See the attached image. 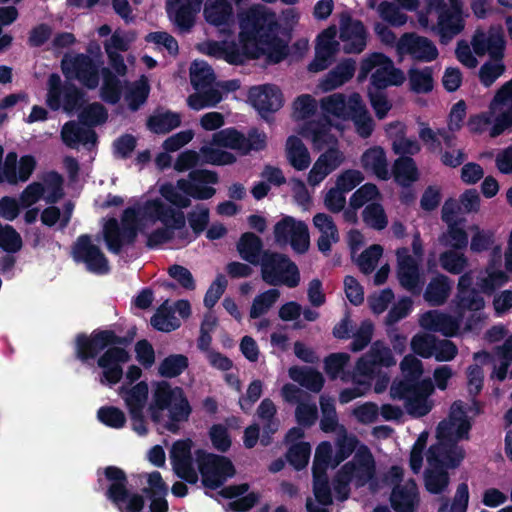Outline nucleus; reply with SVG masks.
<instances>
[{
    "mask_svg": "<svg viewBox=\"0 0 512 512\" xmlns=\"http://www.w3.org/2000/svg\"><path fill=\"white\" fill-rule=\"evenodd\" d=\"M219 183L217 172L208 169H192L188 178H180L176 184L166 182L159 188L160 195L169 203L159 198L147 200L141 208L142 218L152 223L160 222L163 228L178 231V237L187 240L186 217L182 209L191 206L190 198L208 200L216 194L210 185Z\"/></svg>",
    "mask_w": 512,
    "mask_h": 512,
    "instance_id": "obj_1",
    "label": "nucleus"
},
{
    "mask_svg": "<svg viewBox=\"0 0 512 512\" xmlns=\"http://www.w3.org/2000/svg\"><path fill=\"white\" fill-rule=\"evenodd\" d=\"M239 27L240 47L236 44L225 45L222 59L229 64L239 65L245 59L254 60L262 56H266L268 62L278 64L288 56V41L279 36L281 25L276 14L265 6H252L242 13Z\"/></svg>",
    "mask_w": 512,
    "mask_h": 512,
    "instance_id": "obj_2",
    "label": "nucleus"
},
{
    "mask_svg": "<svg viewBox=\"0 0 512 512\" xmlns=\"http://www.w3.org/2000/svg\"><path fill=\"white\" fill-rule=\"evenodd\" d=\"M123 332L119 325L113 328L94 329L90 335L78 333L74 339V355L83 364H90L97 358V365L101 368V383L115 385L123 377L122 364L127 363L131 356L127 348L134 342L137 327L131 326Z\"/></svg>",
    "mask_w": 512,
    "mask_h": 512,
    "instance_id": "obj_3",
    "label": "nucleus"
},
{
    "mask_svg": "<svg viewBox=\"0 0 512 512\" xmlns=\"http://www.w3.org/2000/svg\"><path fill=\"white\" fill-rule=\"evenodd\" d=\"M467 126L472 133H488L491 138L512 130V79L496 91L486 111L469 118Z\"/></svg>",
    "mask_w": 512,
    "mask_h": 512,
    "instance_id": "obj_4",
    "label": "nucleus"
},
{
    "mask_svg": "<svg viewBox=\"0 0 512 512\" xmlns=\"http://www.w3.org/2000/svg\"><path fill=\"white\" fill-rule=\"evenodd\" d=\"M165 410L169 411V422L165 424V428L172 433L179 430L178 423L187 421L192 412L184 390L178 386L172 387L169 382L163 380L156 384L152 402L148 407L152 422L159 424Z\"/></svg>",
    "mask_w": 512,
    "mask_h": 512,
    "instance_id": "obj_5",
    "label": "nucleus"
},
{
    "mask_svg": "<svg viewBox=\"0 0 512 512\" xmlns=\"http://www.w3.org/2000/svg\"><path fill=\"white\" fill-rule=\"evenodd\" d=\"M138 235V210L126 208L121 217V223L109 218L103 226V239L109 252L119 255L124 246L133 245Z\"/></svg>",
    "mask_w": 512,
    "mask_h": 512,
    "instance_id": "obj_6",
    "label": "nucleus"
},
{
    "mask_svg": "<svg viewBox=\"0 0 512 512\" xmlns=\"http://www.w3.org/2000/svg\"><path fill=\"white\" fill-rule=\"evenodd\" d=\"M259 265L262 280L270 286L295 288L300 283L298 266L286 254L266 250Z\"/></svg>",
    "mask_w": 512,
    "mask_h": 512,
    "instance_id": "obj_7",
    "label": "nucleus"
},
{
    "mask_svg": "<svg viewBox=\"0 0 512 512\" xmlns=\"http://www.w3.org/2000/svg\"><path fill=\"white\" fill-rule=\"evenodd\" d=\"M104 477L110 483L105 496L121 512H141L145 506L144 497L128 490V478L125 471L117 466L104 468Z\"/></svg>",
    "mask_w": 512,
    "mask_h": 512,
    "instance_id": "obj_8",
    "label": "nucleus"
},
{
    "mask_svg": "<svg viewBox=\"0 0 512 512\" xmlns=\"http://www.w3.org/2000/svg\"><path fill=\"white\" fill-rule=\"evenodd\" d=\"M195 456L202 485L207 489L221 488L236 473L232 461L225 456L208 453L203 449L196 450Z\"/></svg>",
    "mask_w": 512,
    "mask_h": 512,
    "instance_id": "obj_9",
    "label": "nucleus"
},
{
    "mask_svg": "<svg viewBox=\"0 0 512 512\" xmlns=\"http://www.w3.org/2000/svg\"><path fill=\"white\" fill-rule=\"evenodd\" d=\"M46 104L52 111H58L61 107L67 113L82 107L85 93L74 83H62L57 73H51L47 82Z\"/></svg>",
    "mask_w": 512,
    "mask_h": 512,
    "instance_id": "obj_10",
    "label": "nucleus"
},
{
    "mask_svg": "<svg viewBox=\"0 0 512 512\" xmlns=\"http://www.w3.org/2000/svg\"><path fill=\"white\" fill-rule=\"evenodd\" d=\"M102 64L100 59L78 53L70 58L64 57L61 61V69L67 79L77 80L83 87L94 90L100 82Z\"/></svg>",
    "mask_w": 512,
    "mask_h": 512,
    "instance_id": "obj_11",
    "label": "nucleus"
},
{
    "mask_svg": "<svg viewBox=\"0 0 512 512\" xmlns=\"http://www.w3.org/2000/svg\"><path fill=\"white\" fill-rule=\"evenodd\" d=\"M71 255L74 262L83 263L90 273L105 275L110 272L108 258L97 245L92 243L89 234L78 236L72 245Z\"/></svg>",
    "mask_w": 512,
    "mask_h": 512,
    "instance_id": "obj_12",
    "label": "nucleus"
},
{
    "mask_svg": "<svg viewBox=\"0 0 512 512\" xmlns=\"http://www.w3.org/2000/svg\"><path fill=\"white\" fill-rule=\"evenodd\" d=\"M274 239L279 246L290 244L292 249L303 254L310 245L309 230L305 222L284 216L274 226Z\"/></svg>",
    "mask_w": 512,
    "mask_h": 512,
    "instance_id": "obj_13",
    "label": "nucleus"
},
{
    "mask_svg": "<svg viewBox=\"0 0 512 512\" xmlns=\"http://www.w3.org/2000/svg\"><path fill=\"white\" fill-rule=\"evenodd\" d=\"M397 55L403 59L409 56L416 62H432L438 56L436 45L427 37L416 32H405L398 39Z\"/></svg>",
    "mask_w": 512,
    "mask_h": 512,
    "instance_id": "obj_14",
    "label": "nucleus"
},
{
    "mask_svg": "<svg viewBox=\"0 0 512 512\" xmlns=\"http://www.w3.org/2000/svg\"><path fill=\"white\" fill-rule=\"evenodd\" d=\"M428 468L424 472L427 491L439 494L448 486V456L439 453L437 447H429L426 453Z\"/></svg>",
    "mask_w": 512,
    "mask_h": 512,
    "instance_id": "obj_15",
    "label": "nucleus"
},
{
    "mask_svg": "<svg viewBox=\"0 0 512 512\" xmlns=\"http://www.w3.org/2000/svg\"><path fill=\"white\" fill-rule=\"evenodd\" d=\"M191 439L177 440L172 445L170 459L174 473L188 484L194 485L199 481L198 472L194 468Z\"/></svg>",
    "mask_w": 512,
    "mask_h": 512,
    "instance_id": "obj_16",
    "label": "nucleus"
},
{
    "mask_svg": "<svg viewBox=\"0 0 512 512\" xmlns=\"http://www.w3.org/2000/svg\"><path fill=\"white\" fill-rule=\"evenodd\" d=\"M344 469L352 479L356 488H362L376 479L375 459L368 447L362 446L351 461L346 462Z\"/></svg>",
    "mask_w": 512,
    "mask_h": 512,
    "instance_id": "obj_17",
    "label": "nucleus"
},
{
    "mask_svg": "<svg viewBox=\"0 0 512 512\" xmlns=\"http://www.w3.org/2000/svg\"><path fill=\"white\" fill-rule=\"evenodd\" d=\"M400 367L403 379L397 383H393L390 391L399 390V392L403 393L409 391L411 388L427 391L431 388V385H434L430 378L421 379L423 365L415 355L407 354L401 361Z\"/></svg>",
    "mask_w": 512,
    "mask_h": 512,
    "instance_id": "obj_18",
    "label": "nucleus"
},
{
    "mask_svg": "<svg viewBox=\"0 0 512 512\" xmlns=\"http://www.w3.org/2000/svg\"><path fill=\"white\" fill-rule=\"evenodd\" d=\"M249 100L259 115L266 121L269 120L270 115L283 106L282 91L274 84L252 87L249 90Z\"/></svg>",
    "mask_w": 512,
    "mask_h": 512,
    "instance_id": "obj_19",
    "label": "nucleus"
},
{
    "mask_svg": "<svg viewBox=\"0 0 512 512\" xmlns=\"http://www.w3.org/2000/svg\"><path fill=\"white\" fill-rule=\"evenodd\" d=\"M339 38L344 43L345 53L359 54L367 45V30L361 20L344 13L340 18Z\"/></svg>",
    "mask_w": 512,
    "mask_h": 512,
    "instance_id": "obj_20",
    "label": "nucleus"
},
{
    "mask_svg": "<svg viewBox=\"0 0 512 512\" xmlns=\"http://www.w3.org/2000/svg\"><path fill=\"white\" fill-rule=\"evenodd\" d=\"M336 35V27L330 26L317 36L315 57L308 65L309 71L320 72L332 64L339 49V43L335 40Z\"/></svg>",
    "mask_w": 512,
    "mask_h": 512,
    "instance_id": "obj_21",
    "label": "nucleus"
},
{
    "mask_svg": "<svg viewBox=\"0 0 512 512\" xmlns=\"http://www.w3.org/2000/svg\"><path fill=\"white\" fill-rule=\"evenodd\" d=\"M199 0H167L166 12L173 25L182 33L189 32L201 10Z\"/></svg>",
    "mask_w": 512,
    "mask_h": 512,
    "instance_id": "obj_22",
    "label": "nucleus"
},
{
    "mask_svg": "<svg viewBox=\"0 0 512 512\" xmlns=\"http://www.w3.org/2000/svg\"><path fill=\"white\" fill-rule=\"evenodd\" d=\"M396 255L398 260L397 276L401 286L413 294L420 293L423 283L420 281L418 261L409 254L405 247L399 248Z\"/></svg>",
    "mask_w": 512,
    "mask_h": 512,
    "instance_id": "obj_23",
    "label": "nucleus"
},
{
    "mask_svg": "<svg viewBox=\"0 0 512 512\" xmlns=\"http://www.w3.org/2000/svg\"><path fill=\"white\" fill-rule=\"evenodd\" d=\"M476 55L488 54L490 58L504 57L505 40L501 28L492 27L487 32L477 31L472 39Z\"/></svg>",
    "mask_w": 512,
    "mask_h": 512,
    "instance_id": "obj_24",
    "label": "nucleus"
},
{
    "mask_svg": "<svg viewBox=\"0 0 512 512\" xmlns=\"http://www.w3.org/2000/svg\"><path fill=\"white\" fill-rule=\"evenodd\" d=\"M508 279V275L501 269V248L495 247L488 266L477 277V285L482 292L491 294Z\"/></svg>",
    "mask_w": 512,
    "mask_h": 512,
    "instance_id": "obj_25",
    "label": "nucleus"
},
{
    "mask_svg": "<svg viewBox=\"0 0 512 512\" xmlns=\"http://www.w3.org/2000/svg\"><path fill=\"white\" fill-rule=\"evenodd\" d=\"M410 345L414 352L413 355H418L425 359L435 356L437 361H448V339L438 341L432 334L417 333L412 337Z\"/></svg>",
    "mask_w": 512,
    "mask_h": 512,
    "instance_id": "obj_26",
    "label": "nucleus"
},
{
    "mask_svg": "<svg viewBox=\"0 0 512 512\" xmlns=\"http://www.w3.org/2000/svg\"><path fill=\"white\" fill-rule=\"evenodd\" d=\"M344 161L343 153L335 147L328 148L313 164L308 173L309 185H319L329 174L335 171Z\"/></svg>",
    "mask_w": 512,
    "mask_h": 512,
    "instance_id": "obj_27",
    "label": "nucleus"
},
{
    "mask_svg": "<svg viewBox=\"0 0 512 512\" xmlns=\"http://www.w3.org/2000/svg\"><path fill=\"white\" fill-rule=\"evenodd\" d=\"M331 127V119L324 115L318 120L306 122L301 128L300 134L305 139L310 140L315 149L322 150L332 141H336L334 136L331 134Z\"/></svg>",
    "mask_w": 512,
    "mask_h": 512,
    "instance_id": "obj_28",
    "label": "nucleus"
},
{
    "mask_svg": "<svg viewBox=\"0 0 512 512\" xmlns=\"http://www.w3.org/2000/svg\"><path fill=\"white\" fill-rule=\"evenodd\" d=\"M434 385L427 391H421L411 388L406 392L390 391L391 397L394 399L405 400V409L407 413L413 417H423L427 415L431 408L427 405V398L433 393Z\"/></svg>",
    "mask_w": 512,
    "mask_h": 512,
    "instance_id": "obj_29",
    "label": "nucleus"
},
{
    "mask_svg": "<svg viewBox=\"0 0 512 512\" xmlns=\"http://www.w3.org/2000/svg\"><path fill=\"white\" fill-rule=\"evenodd\" d=\"M361 167L371 172L377 179L387 181L391 177L385 150L381 146H373L363 152L360 158Z\"/></svg>",
    "mask_w": 512,
    "mask_h": 512,
    "instance_id": "obj_30",
    "label": "nucleus"
},
{
    "mask_svg": "<svg viewBox=\"0 0 512 512\" xmlns=\"http://www.w3.org/2000/svg\"><path fill=\"white\" fill-rule=\"evenodd\" d=\"M471 407L456 401L450 407V442L466 440L469 438L471 420L468 413Z\"/></svg>",
    "mask_w": 512,
    "mask_h": 512,
    "instance_id": "obj_31",
    "label": "nucleus"
},
{
    "mask_svg": "<svg viewBox=\"0 0 512 512\" xmlns=\"http://www.w3.org/2000/svg\"><path fill=\"white\" fill-rule=\"evenodd\" d=\"M348 120L353 121L356 132L360 137L368 138L371 136L374 130V121L358 93L350 95V114Z\"/></svg>",
    "mask_w": 512,
    "mask_h": 512,
    "instance_id": "obj_32",
    "label": "nucleus"
},
{
    "mask_svg": "<svg viewBox=\"0 0 512 512\" xmlns=\"http://www.w3.org/2000/svg\"><path fill=\"white\" fill-rule=\"evenodd\" d=\"M313 225L320 232L317 240L318 250L324 254L329 253L332 243L339 241L338 228L332 216L326 213H317L313 216Z\"/></svg>",
    "mask_w": 512,
    "mask_h": 512,
    "instance_id": "obj_33",
    "label": "nucleus"
},
{
    "mask_svg": "<svg viewBox=\"0 0 512 512\" xmlns=\"http://www.w3.org/2000/svg\"><path fill=\"white\" fill-rule=\"evenodd\" d=\"M419 501L417 485L410 480L405 485H395L390 502L395 512H414Z\"/></svg>",
    "mask_w": 512,
    "mask_h": 512,
    "instance_id": "obj_34",
    "label": "nucleus"
},
{
    "mask_svg": "<svg viewBox=\"0 0 512 512\" xmlns=\"http://www.w3.org/2000/svg\"><path fill=\"white\" fill-rule=\"evenodd\" d=\"M236 248L241 259L254 266L261 263L266 251L262 239L253 232L243 233L236 244Z\"/></svg>",
    "mask_w": 512,
    "mask_h": 512,
    "instance_id": "obj_35",
    "label": "nucleus"
},
{
    "mask_svg": "<svg viewBox=\"0 0 512 512\" xmlns=\"http://www.w3.org/2000/svg\"><path fill=\"white\" fill-rule=\"evenodd\" d=\"M286 158L289 164L297 171L306 170L311 164L310 153L303 141L291 135L286 141Z\"/></svg>",
    "mask_w": 512,
    "mask_h": 512,
    "instance_id": "obj_36",
    "label": "nucleus"
},
{
    "mask_svg": "<svg viewBox=\"0 0 512 512\" xmlns=\"http://www.w3.org/2000/svg\"><path fill=\"white\" fill-rule=\"evenodd\" d=\"M289 377L307 390L318 393L324 386V378L316 369L310 367L292 366L289 368Z\"/></svg>",
    "mask_w": 512,
    "mask_h": 512,
    "instance_id": "obj_37",
    "label": "nucleus"
},
{
    "mask_svg": "<svg viewBox=\"0 0 512 512\" xmlns=\"http://www.w3.org/2000/svg\"><path fill=\"white\" fill-rule=\"evenodd\" d=\"M394 181L402 187H409L418 180L419 172L416 163L410 156H400L397 158L391 170Z\"/></svg>",
    "mask_w": 512,
    "mask_h": 512,
    "instance_id": "obj_38",
    "label": "nucleus"
},
{
    "mask_svg": "<svg viewBox=\"0 0 512 512\" xmlns=\"http://www.w3.org/2000/svg\"><path fill=\"white\" fill-rule=\"evenodd\" d=\"M147 128L154 134H167L181 125V115L171 110L155 111L147 119Z\"/></svg>",
    "mask_w": 512,
    "mask_h": 512,
    "instance_id": "obj_39",
    "label": "nucleus"
},
{
    "mask_svg": "<svg viewBox=\"0 0 512 512\" xmlns=\"http://www.w3.org/2000/svg\"><path fill=\"white\" fill-rule=\"evenodd\" d=\"M205 20L215 26L229 25L233 21V8L228 0H215L204 8Z\"/></svg>",
    "mask_w": 512,
    "mask_h": 512,
    "instance_id": "obj_40",
    "label": "nucleus"
},
{
    "mask_svg": "<svg viewBox=\"0 0 512 512\" xmlns=\"http://www.w3.org/2000/svg\"><path fill=\"white\" fill-rule=\"evenodd\" d=\"M355 61L352 59H346L338 63L329 73L323 81V88L325 90H334L346 82H348L355 73Z\"/></svg>",
    "mask_w": 512,
    "mask_h": 512,
    "instance_id": "obj_41",
    "label": "nucleus"
},
{
    "mask_svg": "<svg viewBox=\"0 0 512 512\" xmlns=\"http://www.w3.org/2000/svg\"><path fill=\"white\" fill-rule=\"evenodd\" d=\"M101 76L103 83L100 89V97L108 104H117L122 96L123 86L121 80L108 67L101 69Z\"/></svg>",
    "mask_w": 512,
    "mask_h": 512,
    "instance_id": "obj_42",
    "label": "nucleus"
},
{
    "mask_svg": "<svg viewBox=\"0 0 512 512\" xmlns=\"http://www.w3.org/2000/svg\"><path fill=\"white\" fill-rule=\"evenodd\" d=\"M150 90L148 78L145 75H141L138 80L130 85L125 93L128 108L133 112L138 111L147 102Z\"/></svg>",
    "mask_w": 512,
    "mask_h": 512,
    "instance_id": "obj_43",
    "label": "nucleus"
},
{
    "mask_svg": "<svg viewBox=\"0 0 512 512\" xmlns=\"http://www.w3.org/2000/svg\"><path fill=\"white\" fill-rule=\"evenodd\" d=\"M244 141L245 135L234 127L219 130L212 136V144L237 150L241 155L244 154Z\"/></svg>",
    "mask_w": 512,
    "mask_h": 512,
    "instance_id": "obj_44",
    "label": "nucleus"
},
{
    "mask_svg": "<svg viewBox=\"0 0 512 512\" xmlns=\"http://www.w3.org/2000/svg\"><path fill=\"white\" fill-rule=\"evenodd\" d=\"M377 369L375 363L369 357V353H366L356 362L352 375L353 383L363 386L365 390H369L371 386L370 381L376 374Z\"/></svg>",
    "mask_w": 512,
    "mask_h": 512,
    "instance_id": "obj_45",
    "label": "nucleus"
},
{
    "mask_svg": "<svg viewBox=\"0 0 512 512\" xmlns=\"http://www.w3.org/2000/svg\"><path fill=\"white\" fill-rule=\"evenodd\" d=\"M189 366V359L183 354H171L165 357L158 367V373L164 378L180 376Z\"/></svg>",
    "mask_w": 512,
    "mask_h": 512,
    "instance_id": "obj_46",
    "label": "nucleus"
},
{
    "mask_svg": "<svg viewBox=\"0 0 512 512\" xmlns=\"http://www.w3.org/2000/svg\"><path fill=\"white\" fill-rule=\"evenodd\" d=\"M321 109L328 114L348 120L350 114V97H346L341 93L332 94L321 100Z\"/></svg>",
    "mask_w": 512,
    "mask_h": 512,
    "instance_id": "obj_47",
    "label": "nucleus"
},
{
    "mask_svg": "<svg viewBox=\"0 0 512 512\" xmlns=\"http://www.w3.org/2000/svg\"><path fill=\"white\" fill-rule=\"evenodd\" d=\"M215 73L206 62H193L190 69V82L195 90H202L212 86Z\"/></svg>",
    "mask_w": 512,
    "mask_h": 512,
    "instance_id": "obj_48",
    "label": "nucleus"
},
{
    "mask_svg": "<svg viewBox=\"0 0 512 512\" xmlns=\"http://www.w3.org/2000/svg\"><path fill=\"white\" fill-rule=\"evenodd\" d=\"M425 300L433 306H438L446 302L448 298V276L440 275L430 281L424 292Z\"/></svg>",
    "mask_w": 512,
    "mask_h": 512,
    "instance_id": "obj_49",
    "label": "nucleus"
},
{
    "mask_svg": "<svg viewBox=\"0 0 512 512\" xmlns=\"http://www.w3.org/2000/svg\"><path fill=\"white\" fill-rule=\"evenodd\" d=\"M419 325L427 331L440 332L448 337V313L429 310L421 315Z\"/></svg>",
    "mask_w": 512,
    "mask_h": 512,
    "instance_id": "obj_50",
    "label": "nucleus"
},
{
    "mask_svg": "<svg viewBox=\"0 0 512 512\" xmlns=\"http://www.w3.org/2000/svg\"><path fill=\"white\" fill-rule=\"evenodd\" d=\"M108 119V111L99 102L88 104L79 113V121L83 126L95 127L104 124Z\"/></svg>",
    "mask_w": 512,
    "mask_h": 512,
    "instance_id": "obj_51",
    "label": "nucleus"
},
{
    "mask_svg": "<svg viewBox=\"0 0 512 512\" xmlns=\"http://www.w3.org/2000/svg\"><path fill=\"white\" fill-rule=\"evenodd\" d=\"M280 297V291L276 288L268 289L258 294L250 308V318L257 319L266 314L269 309L277 302Z\"/></svg>",
    "mask_w": 512,
    "mask_h": 512,
    "instance_id": "obj_52",
    "label": "nucleus"
},
{
    "mask_svg": "<svg viewBox=\"0 0 512 512\" xmlns=\"http://www.w3.org/2000/svg\"><path fill=\"white\" fill-rule=\"evenodd\" d=\"M506 70L503 57L490 58L479 69V80L485 87H490Z\"/></svg>",
    "mask_w": 512,
    "mask_h": 512,
    "instance_id": "obj_53",
    "label": "nucleus"
},
{
    "mask_svg": "<svg viewBox=\"0 0 512 512\" xmlns=\"http://www.w3.org/2000/svg\"><path fill=\"white\" fill-rule=\"evenodd\" d=\"M401 6L389 1H382L377 11L380 18L393 27H401L406 24L408 16L402 12Z\"/></svg>",
    "mask_w": 512,
    "mask_h": 512,
    "instance_id": "obj_54",
    "label": "nucleus"
},
{
    "mask_svg": "<svg viewBox=\"0 0 512 512\" xmlns=\"http://www.w3.org/2000/svg\"><path fill=\"white\" fill-rule=\"evenodd\" d=\"M364 223L375 230H383L388 225L387 215L380 203L372 202L365 206L362 211Z\"/></svg>",
    "mask_w": 512,
    "mask_h": 512,
    "instance_id": "obj_55",
    "label": "nucleus"
},
{
    "mask_svg": "<svg viewBox=\"0 0 512 512\" xmlns=\"http://www.w3.org/2000/svg\"><path fill=\"white\" fill-rule=\"evenodd\" d=\"M425 4L428 12L438 14L440 42L443 45L448 44V4L444 0H425Z\"/></svg>",
    "mask_w": 512,
    "mask_h": 512,
    "instance_id": "obj_56",
    "label": "nucleus"
},
{
    "mask_svg": "<svg viewBox=\"0 0 512 512\" xmlns=\"http://www.w3.org/2000/svg\"><path fill=\"white\" fill-rule=\"evenodd\" d=\"M410 88L415 93H428L433 89V77L430 68L423 70L412 68L408 72Z\"/></svg>",
    "mask_w": 512,
    "mask_h": 512,
    "instance_id": "obj_57",
    "label": "nucleus"
},
{
    "mask_svg": "<svg viewBox=\"0 0 512 512\" xmlns=\"http://www.w3.org/2000/svg\"><path fill=\"white\" fill-rule=\"evenodd\" d=\"M403 81V76L400 70L393 69L388 73L384 69H377L372 73L370 78V85L373 91H383L389 85H399Z\"/></svg>",
    "mask_w": 512,
    "mask_h": 512,
    "instance_id": "obj_58",
    "label": "nucleus"
},
{
    "mask_svg": "<svg viewBox=\"0 0 512 512\" xmlns=\"http://www.w3.org/2000/svg\"><path fill=\"white\" fill-rule=\"evenodd\" d=\"M310 453L311 447L309 443L298 442L288 449L286 458L289 464L299 471L307 466Z\"/></svg>",
    "mask_w": 512,
    "mask_h": 512,
    "instance_id": "obj_59",
    "label": "nucleus"
},
{
    "mask_svg": "<svg viewBox=\"0 0 512 512\" xmlns=\"http://www.w3.org/2000/svg\"><path fill=\"white\" fill-rule=\"evenodd\" d=\"M383 254V248L379 244H373L366 248L357 259V265L363 274H370Z\"/></svg>",
    "mask_w": 512,
    "mask_h": 512,
    "instance_id": "obj_60",
    "label": "nucleus"
},
{
    "mask_svg": "<svg viewBox=\"0 0 512 512\" xmlns=\"http://www.w3.org/2000/svg\"><path fill=\"white\" fill-rule=\"evenodd\" d=\"M148 384L145 381L138 382L126 392L124 397L128 410L144 409L148 399Z\"/></svg>",
    "mask_w": 512,
    "mask_h": 512,
    "instance_id": "obj_61",
    "label": "nucleus"
},
{
    "mask_svg": "<svg viewBox=\"0 0 512 512\" xmlns=\"http://www.w3.org/2000/svg\"><path fill=\"white\" fill-rule=\"evenodd\" d=\"M20 234L11 225L0 223V248L8 253H16L22 248Z\"/></svg>",
    "mask_w": 512,
    "mask_h": 512,
    "instance_id": "obj_62",
    "label": "nucleus"
},
{
    "mask_svg": "<svg viewBox=\"0 0 512 512\" xmlns=\"http://www.w3.org/2000/svg\"><path fill=\"white\" fill-rule=\"evenodd\" d=\"M42 180L45 186L51 190L46 198L48 203H56L64 195L63 191V176L55 170L46 172Z\"/></svg>",
    "mask_w": 512,
    "mask_h": 512,
    "instance_id": "obj_63",
    "label": "nucleus"
},
{
    "mask_svg": "<svg viewBox=\"0 0 512 512\" xmlns=\"http://www.w3.org/2000/svg\"><path fill=\"white\" fill-rule=\"evenodd\" d=\"M200 152L203 161L212 165H231L237 160L233 153L218 148L204 146L200 149Z\"/></svg>",
    "mask_w": 512,
    "mask_h": 512,
    "instance_id": "obj_64",
    "label": "nucleus"
}]
</instances>
